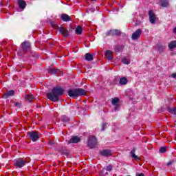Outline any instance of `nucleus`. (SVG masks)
Listing matches in <instances>:
<instances>
[{"mask_svg":"<svg viewBox=\"0 0 176 176\" xmlns=\"http://www.w3.org/2000/svg\"><path fill=\"white\" fill-rule=\"evenodd\" d=\"M12 96H14V90H10L7 91L6 94L3 95V98H9V97H12Z\"/></svg>","mask_w":176,"mask_h":176,"instance_id":"obj_12","label":"nucleus"},{"mask_svg":"<svg viewBox=\"0 0 176 176\" xmlns=\"http://www.w3.org/2000/svg\"><path fill=\"white\" fill-rule=\"evenodd\" d=\"M92 1H96V0H92Z\"/></svg>","mask_w":176,"mask_h":176,"instance_id":"obj_40","label":"nucleus"},{"mask_svg":"<svg viewBox=\"0 0 176 176\" xmlns=\"http://www.w3.org/2000/svg\"><path fill=\"white\" fill-rule=\"evenodd\" d=\"M168 112H170V113H171L172 115H175V116H176V107L168 108Z\"/></svg>","mask_w":176,"mask_h":176,"instance_id":"obj_25","label":"nucleus"},{"mask_svg":"<svg viewBox=\"0 0 176 176\" xmlns=\"http://www.w3.org/2000/svg\"><path fill=\"white\" fill-rule=\"evenodd\" d=\"M31 47V44L29 42L25 41L22 43V49L24 52H28Z\"/></svg>","mask_w":176,"mask_h":176,"instance_id":"obj_10","label":"nucleus"},{"mask_svg":"<svg viewBox=\"0 0 176 176\" xmlns=\"http://www.w3.org/2000/svg\"><path fill=\"white\" fill-rule=\"evenodd\" d=\"M100 154L102 155V156L108 157L111 156L112 155V153L109 150H103L100 152Z\"/></svg>","mask_w":176,"mask_h":176,"instance_id":"obj_17","label":"nucleus"},{"mask_svg":"<svg viewBox=\"0 0 176 176\" xmlns=\"http://www.w3.org/2000/svg\"><path fill=\"white\" fill-rule=\"evenodd\" d=\"M104 55H105V57L107 58V60H112L113 53L111 50H107L106 51Z\"/></svg>","mask_w":176,"mask_h":176,"instance_id":"obj_15","label":"nucleus"},{"mask_svg":"<svg viewBox=\"0 0 176 176\" xmlns=\"http://www.w3.org/2000/svg\"><path fill=\"white\" fill-rule=\"evenodd\" d=\"M105 170H106V169H105V168H104L100 171V175H101V176L108 175V172H106Z\"/></svg>","mask_w":176,"mask_h":176,"instance_id":"obj_29","label":"nucleus"},{"mask_svg":"<svg viewBox=\"0 0 176 176\" xmlns=\"http://www.w3.org/2000/svg\"><path fill=\"white\" fill-rule=\"evenodd\" d=\"M28 134L30 140H32L33 142L39 140V137H41V133L36 131L28 132Z\"/></svg>","mask_w":176,"mask_h":176,"instance_id":"obj_4","label":"nucleus"},{"mask_svg":"<svg viewBox=\"0 0 176 176\" xmlns=\"http://www.w3.org/2000/svg\"><path fill=\"white\" fill-rule=\"evenodd\" d=\"M171 164H172V162H169L168 163V166H170Z\"/></svg>","mask_w":176,"mask_h":176,"instance_id":"obj_38","label":"nucleus"},{"mask_svg":"<svg viewBox=\"0 0 176 176\" xmlns=\"http://www.w3.org/2000/svg\"><path fill=\"white\" fill-rule=\"evenodd\" d=\"M167 151V148L166 147H161L160 149V153H164Z\"/></svg>","mask_w":176,"mask_h":176,"instance_id":"obj_31","label":"nucleus"},{"mask_svg":"<svg viewBox=\"0 0 176 176\" xmlns=\"http://www.w3.org/2000/svg\"><path fill=\"white\" fill-rule=\"evenodd\" d=\"M157 48L158 50V51L162 53L163 52V50H164L166 49L165 46L162 45V44H158L157 45Z\"/></svg>","mask_w":176,"mask_h":176,"instance_id":"obj_24","label":"nucleus"},{"mask_svg":"<svg viewBox=\"0 0 176 176\" xmlns=\"http://www.w3.org/2000/svg\"><path fill=\"white\" fill-rule=\"evenodd\" d=\"M85 94L86 91L80 88L69 90L68 91V95L69 96V97H78L79 96H85Z\"/></svg>","mask_w":176,"mask_h":176,"instance_id":"obj_3","label":"nucleus"},{"mask_svg":"<svg viewBox=\"0 0 176 176\" xmlns=\"http://www.w3.org/2000/svg\"><path fill=\"white\" fill-rule=\"evenodd\" d=\"M62 120H63V122H68L69 119H68V117L63 116H62Z\"/></svg>","mask_w":176,"mask_h":176,"instance_id":"obj_32","label":"nucleus"},{"mask_svg":"<svg viewBox=\"0 0 176 176\" xmlns=\"http://www.w3.org/2000/svg\"><path fill=\"white\" fill-rule=\"evenodd\" d=\"M160 3L162 8H167V6H168V1L167 0H161Z\"/></svg>","mask_w":176,"mask_h":176,"instance_id":"obj_22","label":"nucleus"},{"mask_svg":"<svg viewBox=\"0 0 176 176\" xmlns=\"http://www.w3.org/2000/svg\"><path fill=\"white\" fill-rule=\"evenodd\" d=\"M80 142V138L78 136H73L68 142L69 144H78Z\"/></svg>","mask_w":176,"mask_h":176,"instance_id":"obj_11","label":"nucleus"},{"mask_svg":"<svg viewBox=\"0 0 176 176\" xmlns=\"http://www.w3.org/2000/svg\"><path fill=\"white\" fill-rule=\"evenodd\" d=\"M173 32L176 34V27L173 29Z\"/></svg>","mask_w":176,"mask_h":176,"instance_id":"obj_37","label":"nucleus"},{"mask_svg":"<svg viewBox=\"0 0 176 176\" xmlns=\"http://www.w3.org/2000/svg\"><path fill=\"white\" fill-rule=\"evenodd\" d=\"M30 158H18L14 161V166L18 167V168H21L24 167L27 163H30Z\"/></svg>","mask_w":176,"mask_h":176,"instance_id":"obj_2","label":"nucleus"},{"mask_svg":"<svg viewBox=\"0 0 176 176\" xmlns=\"http://www.w3.org/2000/svg\"><path fill=\"white\" fill-rule=\"evenodd\" d=\"M142 34V30L141 29H138L135 32L133 33L131 38L133 41H137V39H138V38L141 36Z\"/></svg>","mask_w":176,"mask_h":176,"instance_id":"obj_6","label":"nucleus"},{"mask_svg":"<svg viewBox=\"0 0 176 176\" xmlns=\"http://www.w3.org/2000/svg\"><path fill=\"white\" fill-rule=\"evenodd\" d=\"M63 94H64V89L62 87H56L51 92L47 94V97L49 100L55 102L60 100V96H63Z\"/></svg>","mask_w":176,"mask_h":176,"instance_id":"obj_1","label":"nucleus"},{"mask_svg":"<svg viewBox=\"0 0 176 176\" xmlns=\"http://www.w3.org/2000/svg\"><path fill=\"white\" fill-rule=\"evenodd\" d=\"M48 74H52L54 75H58L59 76H63V72L58 69L50 68L48 69Z\"/></svg>","mask_w":176,"mask_h":176,"instance_id":"obj_7","label":"nucleus"},{"mask_svg":"<svg viewBox=\"0 0 176 176\" xmlns=\"http://www.w3.org/2000/svg\"><path fill=\"white\" fill-rule=\"evenodd\" d=\"M148 16H149L150 23H151V24H155L156 21V15H155V13H153V11L152 10L149 11Z\"/></svg>","mask_w":176,"mask_h":176,"instance_id":"obj_8","label":"nucleus"},{"mask_svg":"<svg viewBox=\"0 0 176 176\" xmlns=\"http://www.w3.org/2000/svg\"><path fill=\"white\" fill-rule=\"evenodd\" d=\"M170 76L173 78H176V73H173L170 75Z\"/></svg>","mask_w":176,"mask_h":176,"instance_id":"obj_34","label":"nucleus"},{"mask_svg":"<svg viewBox=\"0 0 176 176\" xmlns=\"http://www.w3.org/2000/svg\"><path fill=\"white\" fill-rule=\"evenodd\" d=\"M18 5L21 9H25L27 3L24 0H18Z\"/></svg>","mask_w":176,"mask_h":176,"instance_id":"obj_18","label":"nucleus"},{"mask_svg":"<svg viewBox=\"0 0 176 176\" xmlns=\"http://www.w3.org/2000/svg\"><path fill=\"white\" fill-rule=\"evenodd\" d=\"M97 146V138L94 136H90L88 140V146L91 148H96Z\"/></svg>","mask_w":176,"mask_h":176,"instance_id":"obj_5","label":"nucleus"},{"mask_svg":"<svg viewBox=\"0 0 176 176\" xmlns=\"http://www.w3.org/2000/svg\"><path fill=\"white\" fill-rule=\"evenodd\" d=\"M107 36H113L115 35H120V31L118 30H111L106 33Z\"/></svg>","mask_w":176,"mask_h":176,"instance_id":"obj_9","label":"nucleus"},{"mask_svg":"<svg viewBox=\"0 0 176 176\" xmlns=\"http://www.w3.org/2000/svg\"><path fill=\"white\" fill-rule=\"evenodd\" d=\"M59 32L63 35V36H65V38L68 36V30L65 28H60Z\"/></svg>","mask_w":176,"mask_h":176,"instance_id":"obj_13","label":"nucleus"},{"mask_svg":"<svg viewBox=\"0 0 176 176\" xmlns=\"http://www.w3.org/2000/svg\"><path fill=\"white\" fill-rule=\"evenodd\" d=\"M122 63H123V64L129 65L130 64V59L127 58H123L122 60Z\"/></svg>","mask_w":176,"mask_h":176,"instance_id":"obj_27","label":"nucleus"},{"mask_svg":"<svg viewBox=\"0 0 176 176\" xmlns=\"http://www.w3.org/2000/svg\"><path fill=\"white\" fill-rule=\"evenodd\" d=\"M94 58V54H91L90 53H87L85 54V60H87V61H93Z\"/></svg>","mask_w":176,"mask_h":176,"instance_id":"obj_16","label":"nucleus"},{"mask_svg":"<svg viewBox=\"0 0 176 176\" xmlns=\"http://www.w3.org/2000/svg\"><path fill=\"white\" fill-rule=\"evenodd\" d=\"M128 82L129 80H127V78L126 77H122L120 80V85H127Z\"/></svg>","mask_w":176,"mask_h":176,"instance_id":"obj_21","label":"nucleus"},{"mask_svg":"<svg viewBox=\"0 0 176 176\" xmlns=\"http://www.w3.org/2000/svg\"><path fill=\"white\" fill-rule=\"evenodd\" d=\"M104 168H105L106 171H112L113 166H112V165H108Z\"/></svg>","mask_w":176,"mask_h":176,"instance_id":"obj_30","label":"nucleus"},{"mask_svg":"<svg viewBox=\"0 0 176 176\" xmlns=\"http://www.w3.org/2000/svg\"><path fill=\"white\" fill-rule=\"evenodd\" d=\"M82 31H83V29H82V27L78 26L76 29V34H77V35H80Z\"/></svg>","mask_w":176,"mask_h":176,"instance_id":"obj_26","label":"nucleus"},{"mask_svg":"<svg viewBox=\"0 0 176 176\" xmlns=\"http://www.w3.org/2000/svg\"><path fill=\"white\" fill-rule=\"evenodd\" d=\"M105 126H107V124H104L102 130H105Z\"/></svg>","mask_w":176,"mask_h":176,"instance_id":"obj_36","label":"nucleus"},{"mask_svg":"<svg viewBox=\"0 0 176 176\" xmlns=\"http://www.w3.org/2000/svg\"><path fill=\"white\" fill-rule=\"evenodd\" d=\"M14 105L15 107H20V104H19V102H14Z\"/></svg>","mask_w":176,"mask_h":176,"instance_id":"obj_33","label":"nucleus"},{"mask_svg":"<svg viewBox=\"0 0 176 176\" xmlns=\"http://www.w3.org/2000/svg\"><path fill=\"white\" fill-rule=\"evenodd\" d=\"M176 47V41H171L168 43V48L170 50H173V49H175Z\"/></svg>","mask_w":176,"mask_h":176,"instance_id":"obj_20","label":"nucleus"},{"mask_svg":"<svg viewBox=\"0 0 176 176\" xmlns=\"http://www.w3.org/2000/svg\"><path fill=\"white\" fill-rule=\"evenodd\" d=\"M136 176H145L144 173L137 174Z\"/></svg>","mask_w":176,"mask_h":176,"instance_id":"obj_35","label":"nucleus"},{"mask_svg":"<svg viewBox=\"0 0 176 176\" xmlns=\"http://www.w3.org/2000/svg\"><path fill=\"white\" fill-rule=\"evenodd\" d=\"M118 102H119V98H114L111 100V103L113 105H116V104H118Z\"/></svg>","mask_w":176,"mask_h":176,"instance_id":"obj_28","label":"nucleus"},{"mask_svg":"<svg viewBox=\"0 0 176 176\" xmlns=\"http://www.w3.org/2000/svg\"><path fill=\"white\" fill-rule=\"evenodd\" d=\"M25 98L29 101V102H31V101H34V95H25Z\"/></svg>","mask_w":176,"mask_h":176,"instance_id":"obj_23","label":"nucleus"},{"mask_svg":"<svg viewBox=\"0 0 176 176\" xmlns=\"http://www.w3.org/2000/svg\"><path fill=\"white\" fill-rule=\"evenodd\" d=\"M131 157H132V159H135V160H140V157H138V156L135 155V148L131 150Z\"/></svg>","mask_w":176,"mask_h":176,"instance_id":"obj_19","label":"nucleus"},{"mask_svg":"<svg viewBox=\"0 0 176 176\" xmlns=\"http://www.w3.org/2000/svg\"><path fill=\"white\" fill-rule=\"evenodd\" d=\"M60 19L63 21H71V16L67 14H62L60 15Z\"/></svg>","mask_w":176,"mask_h":176,"instance_id":"obj_14","label":"nucleus"},{"mask_svg":"<svg viewBox=\"0 0 176 176\" xmlns=\"http://www.w3.org/2000/svg\"><path fill=\"white\" fill-rule=\"evenodd\" d=\"M54 28H56V27H57V25H54Z\"/></svg>","mask_w":176,"mask_h":176,"instance_id":"obj_39","label":"nucleus"}]
</instances>
